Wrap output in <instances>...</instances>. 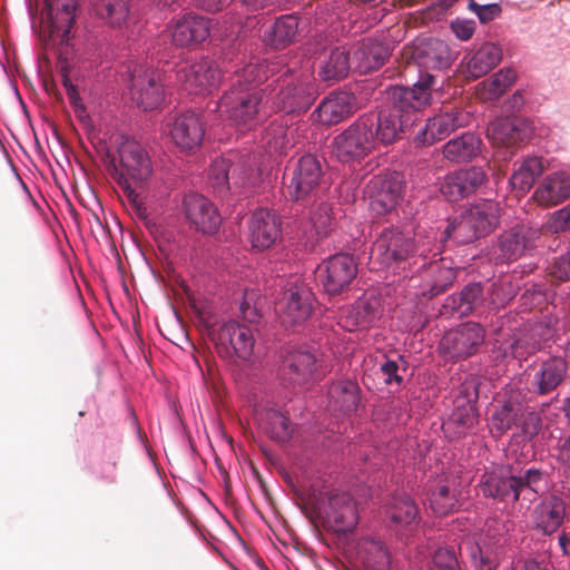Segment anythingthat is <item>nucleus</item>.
Here are the masks:
<instances>
[{
	"instance_id": "nucleus-64",
	"label": "nucleus",
	"mask_w": 570,
	"mask_h": 570,
	"mask_svg": "<svg viewBox=\"0 0 570 570\" xmlns=\"http://www.w3.org/2000/svg\"><path fill=\"white\" fill-rule=\"evenodd\" d=\"M549 229L560 233L570 229V205L557 210L549 220Z\"/></svg>"
},
{
	"instance_id": "nucleus-15",
	"label": "nucleus",
	"mask_w": 570,
	"mask_h": 570,
	"mask_svg": "<svg viewBox=\"0 0 570 570\" xmlns=\"http://www.w3.org/2000/svg\"><path fill=\"white\" fill-rule=\"evenodd\" d=\"M318 358L307 346H292L282 358L281 371L294 384H307L317 379Z\"/></svg>"
},
{
	"instance_id": "nucleus-32",
	"label": "nucleus",
	"mask_w": 570,
	"mask_h": 570,
	"mask_svg": "<svg viewBox=\"0 0 570 570\" xmlns=\"http://www.w3.org/2000/svg\"><path fill=\"white\" fill-rule=\"evenodd\" d=\"M389 56V47L385 43L373 39H364L353 53L354 69L360 73L372 72L382 67Z\"/></svg>"
},
{
	"instance_id": "nucleus-3",
	"label": "nucleus",
	"mask_w": 570,
	"mask_h": 570,
	"mask_svg": "<svg viewBox=\"0 0 570 570\" xmlns=\"http://www.w3.org/2000/svg\"><path fill=\"white\" fill-rule=\"evenodd\" d=\"M119 168L116 157L106 151L104 161L110 164L117 175L118 184L132 205L139 218H147V209L142 198L150 194L153 184V161L147 150L135 139L121 136L118 142Z\"/></svg>"
},
{
	"instance_id": "nucleus-20",
	"label": "nucleus",
	"mask_w": 570,
	"mask_h": 570,
	"mask_svg": "<svg viewBox=\"0 0 570 570\" xmlns=\"http://www.w3.org/2000/svg\"><path fill=\"white\" fill-rule=\"evenodd\" d=\"M173 142L183 151L200 147L205 137V122L198 114L187 111L177 115L169 124Z\"/></svg>"
},
{
	"instance_id": "nucleus-41",
	"label": "nucleus",
	"mask_w": 570,
	"mask_h": 570,
	"mask_svg": "<svg viewBox=\"0 0 570 570\" xmlns=\"http://www.w3.org/2000/svg\"><path fill=\"white\" fill-rule=\"evenodd\" d=\"M483 289L480 283H471L456 294L446 298L444 307L459 316H466L481 305Z\"/></svg>"
},
{
	"instance_id": "nucleus-61",
	"label": "nucleus",
	"mask_w": 570,
	"mask_h": 570,
	"mask_svg": "<svg viewBox=\"0 0 570 570\" xmlns=\"http://www.w3.org/2000/svg\"><path fill=\"white\" fill-rule=\"evenodd\" d=\"M433 564L438 570H460L455 551L452 548H440L433 556Z\"/></svg>"
},
{
	"instance_id": "nucleus-2",
	"label": "nucleus",
	"mask_w": 570,
	"mask_h": 570,
	"mask_svg": "<svg viewBox=\"0 0 570 570\" xmlns=\"http://www.w3.org/2000/svg\"><path fill=\"white\" fill-rule=\"evenodd\" d=\"M272 66H256L249 63L235 72L230 88L219 100L218 109L223 117L243 129H252L262 119L259 108L263 91L259 85L267 81L268 70L275 71Z\"/></svg>"
},
{
	"instance_id": "nucleus-12",
	"label": "nucleus",
	"mask_w": 570,
	"mask_h": 570,
	"mask_svg": "<svg viewBox=\"0 0 570 570\" xmlns=\"http://www.w3.org/2000/svg\"><path fill=\"white\" fill-rule=\"evenodd\" d=\"M404 191L403 176L399 173L374 176L367 185L370 207L376 215L393 212Z\"/></svg>"
},
{
	"instance_id": "nucleus-29",
	"label": "nucleus",
	"mask_w": 570,
	"mask_h": 570,
	"mask_svg": "<svg viewBox=\"0 0 570 570\" xmlns=\"http://www.w3.org/2000/svg\"><path fill=\"white\" fill-rule=\"evenodd\" d=\"M456 269L452 266V262L448 258H440L431 262L423 273V279L426 291L422 292L423 296L433 298L445 292L455 281Z\"/></svg>"
},
{
	"instance_id": "nucleus-62",
	"label": "nucleus",
	"mask_w": 570,
	"mask_h": 570,
	"mask_svg": "<svg viewBox=\"0 0 570 570\" xmlns=\"http://www.w3.org/2000/svg\"><path fill=\"white\" fill-rule=\"evenodd\" d=\"M468 7L472 12H474L478 16L479 20L482 23H488L497 19L502 12L501 7L498 3L481 6L476 3L474 0H471Z\"/></svg>"
},
{
	"instance_id": "nucleus-42",
	"label": "nucleus",
	"mask_w": 570,
	"mask_h": 570,
	"mask_svg": "<svg viewBox=\"0 0 570 570\" xmlns=\"http://www.w3.org/2000/svg\"><path fill=\"white\" fill-rule=\"evenodd\" d=\"M502 59L501 49L491 42L482 45L468 60L471 77L480 78L493 69Z\"/></svg>"
},
{
	"instance_id": "nucleus-51",
	"label": "nucleus",
	"mask_w": 570,
	"mask_h": 570,
	"mask_svg": "<svg viewBox=\"0 0 570 570\" xmlns=\"http://www.w3.org/2000/svg\"><path fill=\"white\" fill-rule=\"evenodd\" d=\"M414 242V255L426 258L430 254L433 256L441 253L443 244L446 242L445 236L442 235L438 242V233L433 229L416 230L412 236Z\"/></svg>"
},
{
	"instance_id": "nucleus-56",
	"label": "nucleus",
	"mask_w": 570,
	"mask_h": 570,
	"mask_svg": "<svg viewBox=\"0 0 570 570\" xmlns=\"http://www.w3.org/2000/svg\"><path fill=\"white\" fill-rule=\"evenodd\" d=\"M515 428L524 435V438L531 440L537 436L542 428V419L539 413L534 411H528L522 406L521 415L518 419Z\"/></svg>"
},
{
	"instance_id": "nucleus-43",
	"label": "nucleus",
	"mask_w": 570,
	"mask_h": 570,
	"mask_svg": "<svg viewBox=\"0 0 570 570\" xmlns=\"http://www.w3.org/2000/svg\"><path fill=\"white\" fill-rule=\"evenodd\" d=\"M379 306L376 298L356 301L346 313L345 326L348 331L370 326L380 314Z\"/></svg>"
},
{
	"instance_id": "nucleus-25",
	"label": "nucleus",
	"mask_w": 570,
	"mask_h": 570,
	"mask_svg": "<svg viewBox=\"0 0 570 570\" xmlns=\"http://www.w3.org/2000/svg\"><path fill=\"white\" fill-rule=\"evenodd\" d=\"M356 98L353 94L333 92L322 100L314 115L324 126L336 125L356 111Z\"/></svg>"
},
{
	"instance_id": "nucleus-39",
	"label": "nucleus",
	"mask_w": 570,
	"mask_h": 570,
	"mask_svg": "<svg viewBox=\"0 0 570 570\" xmlns=\"http://www.w3.org/2000/svg\"><path fill=\"white\" fill-rule=\"evenodd\" d=\"M259 426L268 438L279 443L287 442L293 434L289 419L274 409H267L259 414Z\"/></svg>"
},
{
	"instance_id": "nucleus-46",
	"label": "nucleus",
	"mask_w": 570,
	"mask_h": 570,
	"mask_svg": "<svg viewBox=\"0 0 570 570\" xmlns=\"http://www.w3.org/2000/svg\"><path fill=\"white\" fill-rule=\"evenodd\" d=\"M308 219L317 237L327 236L335 225L332 206L324 200H318L317 196L313 198V204L308 212Z\"/></svg>"
},
{
	"instance_id": "nucleus-10",
	"label": "nucleus",
	"mask_w": 570,
	"mask_h": 570,
	"mask_svg": "<svg viewBox=\"0 0 570 570\" xmlns=\"http://www.w3.org/2000/svg\"><path fill=\"white\" fill-rule=\"evenodd\" d=\"M414 242L410 234L397 227H384L372 246L371 261L390 266L414 255Z\"/></svg>"
},
{
	"instance_id": "nucleus-53",
	"label": "nucleus",
	"mask_w": 570,
	"mask_h": 570,
	"mask_svg": "<svg viewBox=\"0 0 570 570\" xmlns=\"http://www.w3.org/2000/svg\"><path fill=\"white\" fill-rule=\"evenodd\" d=\"M446 240L453 239L456 244H470L481 238L464 214L459 220L450 223L443 232Z\"/></svg>"
},
{
	"instance_id": "nucleus-8",
	"label": "nucleus",
	"mask_w": 570,
	"mask_h": 570,
	"mask_svg": "<svg viewBox=\"0 0 570 570\" xmlns=\"http://www.w3.org/2000/svg\"><path fill=\"white\" fill-rule=\"evenodd\" d=\"M479 399V383L474 376L466 377L460 385L453 401L454 409L443 429L455 438L465 435L479 423V411L476 402Z\"/></svg>"
},
{
	"instance_id": "nucleus-4",
	"label": "nucleus",
	"mask_w": 570,
	"mask_h": 570,
	"mask_svg": "<svg viewBox=\"0 0 570 570\" xmlns=\"http://www.w3.org/2000/svg\"><path fill=\"white\" fill-rule=\"evenodd\" d=\"M256 66L275 67L267 72V85L269 89V100L273 108L285 114L299 112L306 110L313 101V92L311 85L295 75L291 68L281 66L277 62L264 61Z\"/></svg>"
},
{
	"instance_id": "nucleus-30",
	"label": "nucleus",
	"mask_w": 570,
	"mask_h": 570,
	"mask_svg": "<svg viewBox=\"0 0 570 570\" xmlns=\"http://www.w3.org/2000/svg\"><path fill=\"white\" fill-rule=\"evenodd\" d=\"M358 384L352 380L333 382L328 387V407L334 413L348 415L354 413L361 402Z\"/></svg>"
},
{
	"instance_id": "nucleus-22",
	"label": "nucleus",
	"mask_w": 570,
	"mask_h": 570,
	"mask_svg": "<svg viewBox=\"0 0 570 570\" xmlns=\"http://www.w3.org/2000/svg\"><path fill=\"white\" fill-rule=\"evenodd\" d=\"M187 219L195 228L204 234H215L222 223L214 204L203 195L188 194L184 199Z\"/></svg>"
},
{
	"instance_id": "nucleus-33",
	"label": "nucleus",
	"mask_w": 570,
	"mask_h": 570,
	"mask_svg": "<svg viewBox=\"0 0 570 570\" xmlns=\"http://www.w3.org/2000/svg\"><path fill=\"white\" fill-rule=\"evenodd\" d=\"M519 482L517 481V475L491 472L483 475L480 489L483 495L488 498L501 501H518L520 499Z\"/></svg>"
},
{
	"instance_id": "nucleus-54",
	"label": "nucleus",
	"mask_w": 570,
	"mask_h": 570,
	"mask_svg": "<svg viewBox=\"0 0 570 570\" xmlns=\"http://www.w3.org/2000/svg\"><path fill=\"white\" fill-rule=\"evenodd\" d=\"M230 168H232V159L230 158H219L215 159L209 168V178L213 181V185L218 190H227L232 188L230 183Z\"/></svg>"
},
{
	"instance_id": "nucleus-44",
	"label": "nucleus",
	"mask_w": 570,
	"mask_h": 570,
	"mask_svg": "<svg viewBox=\"0 0 570 570\" xmlns=\"http://www.w3.org/2000/svg\"><path fill=\"white\" fill-rule=\"evenodd\" d=\"M523 404L513 396L494 405L491 423L493 429L503 434L518 424Z\"/></svg>"
},
{
	"instance_id": "nucleus-45",
	"label": "nucleus",
	"mask_w": 570,
	"mask_h": 570,
	"mask_svg": "<svg viewBox=\"0 0 570 570\" xmlns=\"http://www.w3.org/2000/svg\"><path fill=\"white\" fill-rule=\"evenodd\" d=\"M515 71L512 69H501L490 79L479 83L476 96L482 101L495 100L500 98L505 90L514 82Z\"/></svg>"
},
{
	"instance_id": "nucleus-11",
	"label": "nucleus",
	"mask_w": 570,
	"mask_h": 570,
	"mask_svg": "<svg viewBox=\"0 0 570 570\" xmlns=\"http://www.w3.org/2000/svg\"><path fill=\"white\" fill-rule=\"evenodd\" d=\"M314 295L304 283H288L275 309L284 326L305 322L313 309Z\"/></svg>"
},
{
	"instance_id": "nucleus-31",
	"label": "nucleus",
	"mask_w": 570,
	"mask_h": 570,
	"mask_svg": "<svg viewBox=\"0 0 570 570\" xmlns=\"http://www.w3.org/2000/svg\"><path fill=\"white\" fill-rule=\"evenodd\" d=\"M570 197V174L563 170L548 175L535 189L533 198L538 204L556 206Z\"/></svg>"
},
{
	"instance_id": "nucleus-13",
	"label": "nucleus",
	"mask_w": 570,
	"mask_h": 570,
	"mask_svg": "<svg viewBox=\"0 0 570 570\" xmlns=\"http://www.w3.org/2000/svg\"><path fill=\"white\" fill-rule=\"evenodd\" d=\"M528 124L515 117L498 118L493 120L487 130L491 142L498 147L495 158L507 160L514 151L513 147L529 137Z\"/></svg>"
},
{
	"instance_id": "nucleus-18",
	"label": "nucleus",
	"mask_w": 570,
	"mask_h": 570,
	"mask_svg": "<svg viewBox=\"0 0 570 570\" xmlns=\"http://www.w3.org/2000/svg\"><path fill=\"white\" fill-rule=\"evenodd\" d=\"M357 275V265L353 256L336 254L320 266V276L324 289L331 295L341 294Z\"/></svg>"
},
{
	"instance_id": "nucleus-7",
	"label": "nucleus",
	"mask_w": 570,
	"mask_h": 570,
	"mask_svg": "<svg viewBox=\"0 0 570 570\" xmlns=\"http://www.w3.org/2000/svg\"><path fill=\"white\" fill-rule=\"evenodd\" d=\"M372 125L373 119L361 116L334 138L333 153L340 161H361L374 150Z\"/></svg>"
},
{
	"instance_id": "nucleus-24",
	"label": "nucleus",
	"mask_w": 570,
	"mask_h": 570,
	"mask_svg": "<svg viewBox=\"0 0 570 570\" xmlns=\"http://www.w3.org/2000/svg\"><path fill=\"white\" fill-rule=\"evenodd\" d=\"M250 240L254 248L264 250L274 245L281 236V220L268 209H257L249 223Z\"/></svg>"
},
{
	"instance_id": "nucleus-63",
	"label": "nucleus",
	"mask_w": 570,
	"mask_h": 570,
	"mask_svg": "<svg viewBox=\"0 0 570 570\" xmlns=\"http://www.w3.org/2000/svg\"><path fill=\"white\" fill-rule=\"evenodd\" d=\"M549 273L560 281H570V252L567 255L558 257L549 266Z\"/></svg>"
},
{
	"instance_id": "nucleus-49",
	"label": "nucleus",
	"mask_w": 570,
	"mask_h": 570,
	"mask_svg": "<svg viewBox=\"0 0 570 570\" xmlns=\"http://www.w3.org/2000/svg\"><path fill=\"white\" fill-rule=\"evenodd\" d=\"M459 491L453 483H442L430 497L431 509L439 515H445L455 510L459 503Z\"/></svg>"
},
{
	"instance_id": "nucleus-52",
	"label": "nucleus",
	"mask_w": 570,
	"mask_h": 570,
	"mask_svg": "<svg viewBox=\"0 0 570 570\" xmlns=\"http://www.w3.org/2000/svg\"><path fill=\"white\" fill-rule=\"evenodd\" d=\"M358 548L360 554L365 563L377 566L380 568H384L390 564V554L382 541L365 538L361 540Z\"/></svg>"
},
{
	"instance_id": "nucleus-38",
	"label": "nucleus",
	"mask_w": 570,
	"mask_h": 570,
	"mask_svg": "<svg viewBox=\"0 0 570 570\" xmlns=\"http://www.w3.org/2000/svg\"><path fill=\"white\" fill-rule=\"evenodd\" d=\"M298 35V18L294 14L282 16L265 32V41L275 49L293 43Z\"/></svg>"
},
{
	"instance_id": "nucleus-23",
	"label": "nucleus",
	"mask_w": 570,
	"mask_h": 570,
	"mask_svg": "<svg viewBox=\"0 0 570 570\" xmlns=\"http://www.w3.org/2000/svg\"><path fill=\"white\" fill-rule=\"evenodd\" d=\"M171 39L177 47H188L206 40L212 30L209 19L188 13L178 18L171 27Z\"/></svg>"
},
{
	"instance_id": "nucleus-40",
	"label": "nucleus",
	"mask_w": 570,
	"mask_h": 570,
	"mask_svg": "<svg viewBox=\"0 0 570 570\" xmlns=\"http://www.w3.org/2000/svg\"><path fill=\"white\" fill-rule=\"evenodd\" d=\"M91 3L97 16L114 28H120L129 20L130 0H91Z\"/></svg>"
},
{
	"instance_id": "nucleus-6",
	"label": "nucleus",
	"mask_w": 570,
	"mask_h": 570,
	"mask_svg": "<svg viewBox=\"0 0 570 570\" xmlns=\"http://www.w3.org/2000/svg\"><path fill=\"white\" fill-rule=\"evenodd\" d=\"M209 336L218 354L230 362H247L254 354V331L245 324L236 321L224 322L217 328L210 327Z\"/></svg>"
},
{
	"instance_id": "nucleus-5",
	"label": "nucleus",
	"mask_w": 570,
	"mask_h": 570,
	"mask_svg": "<svg viewBox=\"0 0 570 570\" xmlns=\"http://www.w3.org/2000/svg\"><path fill=\"white\" fill-rule=\"evenodd\" d=\"M78 0H45L39 18V35L46 46L68 47L71 40V28L76 21ZM65 55H68L67 50Z\"/></svg>"
},
{
	"instance_id": "nucleus-57",
	"label": "nucleus",
	"mask_w": 570,
	"mask_h": 570,
	"mask_svg": "<svg viewBox=\"0 0 570 570\" xmlns=\"http://www.w3.org/2000/svg\"><path fill=\"white\" fill-rule=\"evenodd\" d=\"M465 195L475 193L487 180V174L481 167L458 170Z\"/></svg>"
},
{
	"instance_id": "nucleus-60",
	"label": "nucleus",
	"mask_w": 570,
	"mask_h": 570,
	"mask_svg": "<svg viewBox=\"0 0 570 570\" xmlns=\"http://www.w3.org/2000/svg\"><path fill=\"white\" fill-rule=\"evenodd\" d=\"M440 191L450 202H456L468 197L456 171L445 176L444 180L441 183Z\"/></svg>"
},
{
	"instance_id": "nucleus-16",
	"label": "nucleus",
	"mask_w": 570,
	"mask_h": 570,
	"mask_svg": "<svg viewBox=\"0 0 570 570\" xmlns=\"http://www.w3.org/2000/svg\"><path fill=\"white\" fill-rule=\"evenodd\" d=\"M322 165L313 155H305L297 161L291 184V196L296 200H309L318 195L322 184Z\"/></svg>"
},
{
	"instance_id": "nucleus-27",
	"label": "nucleus",
	"mask_w": 570,
	"mask_h": 570,
	"mask_svg": "<svg viewBox=\"0 0 570 570\" xmlns=\"http://www.w3.org/2000/svg\"><path fill=\"white\" fill-rule=\"evenodd\" d=\"M326 515L336 532H350L358 522L356 504L347 493H331L328 495Z\"/></svg>"
},
{
	"instance_id": "nucleus-36",
	"label": "nucleus",
	"mask_w": 570,
	"mask_h": 570,
	"mask_svg": "<svg viewBox=\"0 0 570 570\" xmlns=\"http://www.w3.org/2000/svg\"><path fill=\"white\" fill-rule=\"evenodd\" d=\"M480 237L489 235L499 224L500 207L492 200L479 203L463 213Z\"/></svg>"
},
{
	"instance_id": "nucleus-28",
	"label": "nucleus",
	"mask_w": 570,
	"mask_h": 570,
	"mask_svg": "<svg viewBox=\"0 0 570 570\" xmlns=\"http://www.w3.org/2000/svg\"><path fill=\"white\" fill-rule=\"evenodd\" d=\"M568 365L561 357H550L543 361L531 380L533 391L547 395L554 391L567 377Z\"/></svg>"
},
{
	"instance_id": "nucleus-34",
	"label": "nucleus",
	"mask_w": 570,
	"mask_h": 570,
	"mask_svg": "<svg viewBox=\"0 0 570 570\" xmlns=\"http://www.w3.org/2000/svg\"><path fill=\"white\" fill-rule=\"evenodd\" d=\"M385 514L389 520V527L400 531L412 528L417 520L419 510L409 495L396 494L387 502Z\"/></svg>"
},
{
	"instance_id": "nucleus-1",
	"label": "nucleus",
	"mask_w": 570,
	"mask_h": 570,
	"mask_svg": "<svg viewBox=\"0 0 570 570\" xmlns=\"http://www.w3.org/2000/svg\"><path fill=\"white\" fill-rule=\"evenodd\" d=\"M434 83V76L424 73L412 88L392 87L389 92V101L376 115H363V118L373 119L372 131H374L375 140L392 144L400 138L401 132L413 126L419 119L420 110L430 104Z\"/></svg>"
},
{
	"instance_id": "nucleus-14",
	"label": "nucleus",
	"mask_w": 570,
	"mask_h": 570,
	"mask_svg": "<svg viewBox=\"0 0 570 570\" xmlns=\"http://www.w3.org/2000/svg\"><path fill=\"white\" fill-rule=\"evenodd\" d=\"M471 116L465 110L445 106L434 117L429 118L424 128L416 135V139L424 145H433L459 128L469 125Z\"/></svg>"
},
{
	"instance_id": "nucleus-55",
	"label": "nucleus",
	"mask_w": 570,
	"mask_h": 570,
	"mask_svg": "<svg viewBox=\"0 0 570 570\" xmlns=\"http://www.w3.org/2000/svg\"><path fill=\"white\" fill-rule=\"evenodd\" d=\"M548 473L538 468H529L524 470L520 475H517V481H520V493L528 489L534 494H539L543 491V485L547 483Z\"/></svg>"
},
{
	"instance_id": "nucleus-9",
	"label": "nucleus",
	"mask_w": 570,
	"mask_h": 570,
	"mask_svg": "<svg viewBox=\"0 0 570 570\" xmlns=\"http://www.w3.org/2000/svg\"><path fill=\"white\" fill-rule=\"evenodd\" d=\"M484 338V328L478 323L468 322L446 332L440 342V350L446 360H465L478 353Z\"/></svg>"
},
{
	"instance_id": "nucleus-50",
	"label": "nucleus",
	"mask_w": 570,
	"mask_h": 570,
	"mask_svg": "<svg viewBox=\"0 0 570 570\" xmlns=\"http://www.w3.org/2000/svg\"><path fill=\"white\" fill-rule=\"evenodd\" d=\"M264 140L271 154H283L293 147V131L286 122L275 120L266 129Z\"/></svg>"
},
{
	"instance_id": "nucleus-48",
	"label": "nucleus",
	"mask_w": 570,
	"mask_h": 570,
	"mask_svg": "<svg viewBox=\"0 0 570 570\" xmlns=\"http://www.w3.org/2000/svg\"><path fill=\"white\" fill-rule=\"evenodd\" d=\"M544 170L543 163L538 157L525 159L510 178L513 189L521 193L528 191L534 184V180Z\"/></svg>"
},
{
	"instance_id": "nucleus-21",
	"label": "nucleus",
	"mask_w": 570,
	"mask_h": 570,
	"mask_svg": "<svg viewBox=\"0 0 570 570\" xmlns=\"http://www.w3.org/2000/svg\"><path fill=\"white\" fill-rule=\"evenodd\" d=\"M179 73L184 89L195 95L209 92L222 79L217 63L206 58L184 67Z\"/></svg>"
},
{
	"instance_id": "nucleus-35",
	"label": "nucleus",
	"mask_w": 570,
	"mask_h": 570,
	"mask_svg": "<svg viewBox=\"0 0 570 570\" xmlns=\"http://www.w3.org/2000/svg\"><path fill=\"white\" fill-rule=\"evenodd\" d=\"M482 141L473 132H464L449 140L442 147L446 160L455 164L465 163L476 157L481 150Z\"/></svg>"
},
{
	"instance_id": "nucleus-26",
	"label": "nucleus",
	"mask_w": 570,
	"mask_h": 570,
	"mask_svg": "<svg viewBox=\"0 0 570 570\" xmlns=\"http://www.w3.org/2000/svg\"><path fill=\"white\" fill-rule=\"evenodd\" d=\"M567 503L558 495H550L535 505L532 512L534 529L544 535L558 531L566 517Z\"/></svg>"
},
{
	"instance_id": "nucleus-58",
	"label": "nucleus",
	"mask_w": 570,
	"mask_h": 570,
	"mask_svg": "<svg viewBox=\"0 0 570 570\" xmlns=\"http://www.w3.org/2000/svg\"><path fill=\"white\" fill-rule=\"evenodd\" d=\"M406 370V362L402 356H399L397 360L386 358L381 365L380 371L384 376V383L387 385H392L396 383L401 385L403 383V377L399 374L400 370Z\"/></svg>"
},
{
	"instance_id": "nucleus-19",
	"label": "nucleus",
	"mask_w": 570,
	"mask_h": 570,
	"mask_svg": "<svg viewBox=\"0 0 570 570\" xmlns=\"http://www.w3.org/2000/svg\"><path fill=\"white\" fill-rule=\"evenodd\" d=\"M537 237L535 229L517 225L499 236L493 248V257L498 263L515 262L532 246V242Z\"/></svg>"
},
{
	"instance_id": "nucleus-37",
	"label": "nucleus",
	"mask_w": 570,
	"mask_h": 570,
	"mask_svg": "<svg viewBox=\"0 0 570 570\" xmlns=\"http://www.w3.org/2000/svg\"><path fill=\"white\" fill-rule=\"evenodd\" d=\"M351 68L350 50L336 47L321 61L318 76L324 81H336L345 78Z\"/></svg>"
},
{
	"instance_id": "nucleus-17",
	"label": "nucleus",
	"mask_w": 570,
	"mask_h": 570,
	"mask_svg": "<svg viewBox=\"0 0 570 570\" xmlns=\"http://www.w3.org/2000/svg\"><path fill=\"white\" fill-rule=\"evenodd\" d=\"M160 72L146 66H138L131 72L130 95L132 101L145 110L156 108L164 99Z\"/></svg>"
},
{
	"instance_id": "nucleus-47",
	"label": "nucleus",
	"mask_w": 570,
	"mask_h": 570,
	"mask_svg": "<svg viewBox=\"0 0 570 570\" xmlns=\"http://www.w3.org/2000/svg\"><path fill=\"white\" fill-rule=\"evenodd\" d=\"M420 65L426 68L441 69L450 63V50L445 42L439 39H430L423 48L417 49Z\"/></svg>"
},
{
	"instance_id": "nucleus-59",
	"label": "nucleus",
	"mask_w": 570,
	"mask_h": 570,
	"mask_svg": "<svg viewBox=\"0 0 570 570\" xmlns=\"http://www.w3.org/2000/svg\"><path fill=\"white\" fill-rule=\"evenodd\" d=\"M255 168L243 159L232 160L230 183L235 187H243L252 181Z\"/></svg>"
}]
</instances>
